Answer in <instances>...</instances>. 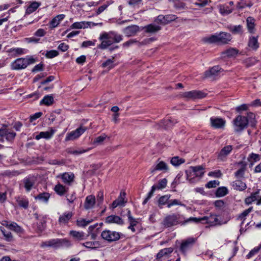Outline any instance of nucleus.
<instances>
[{"mask_svg": "<svg viewBox=\"0 0 261 261\" xmlns=\"http://www.w3.org/2000/svg\"><path fill=\"white\" fill-rule=\"evenodd\" d=\"M255 117V114L251 112L248 113L246 116L242 115L237 116L233 120L235 132H242L248 124L251 127H254L256 125Z\"/></svg>", "mask_w": 261, "mask_h": 261, "instance_id": "nucleus-1", "label": "nucleus"}, {"mask_svg": "<svg viewBox=\"0 0 261 261\" xmlns=\"http://www.w3.org/2000/svg\"><path fill=\"white\" fill-rule=\"evenodd\" d=\"M99 39L101 43L97 46L99 49H105L113 43H118L122 40V37L115 32L111 31L101 34Z\"/></svg>", "mask_w": 261, "mask_h": 261, "instance_id": "nucleus-2", "label": "nucleus"}, {"mask_svg": "<svg viewBox=\"0 0 261 261\" xmlns=\"http://www.w3.org/2000/svg\"><path fill=\"white\" fill-rule=\"evenodd\" d=\"M231 39V35L225 32H221L217 35H213L211 36L204 38V41L210 43H220L227 44Z\"/></svg>", "mask_w": 261, "mask_h": 261, "instance_id": "nucleus-3", "label": "nucleus"}, {"mask_svg": "<svg viewBox=\"0 0 261 261\" xmlns=\"http://www.w3.org/2000/svg\"><path fill=\"white\" fill-rule=\"evenodd\" d=\"M35 62V60L32 57L21 58L15 60L11 64V68L13 70H20L25 68L29 65Z\"/></svg>", "mask_w": 261, "mask_h": 261, "instance_id": "nucleus-4", "label": "nucleus"}, {"mask_svg": "<svg viewBox=\"0 0 261 261\" xmlns=\"http://www.w3.org/2000/svg\"><path fill=\"white\" fill-rule=\"evenodd\" d=\"M182 216L179 214H172L167 215L164 219L162 224L166 227H170L182 223Z\"/></svg>", "mask_w": 261, "mask_h": 261, "instance_id": "nucleus-5", "label": "nucleus"}, {"mask_svg": "<svg viewBox=\"0 0 261 261\" xmlns=\"http://www.w3.org/2000/svg\"><path fill=\"white\" fill-rule=\"evenodd\" d=\"M204 167L202 166H191L188 170L186 171L187 175V179L189 180L190 182H193V178L191 177L193 176L194 177H202L204 174Z\"/></svg>", "mask_w": 261, "mask_h": 261, "instance_id": "nucleus-6", "label": "nucleus"}, {"mask_svg": "<svg viewBox=\"0 0 261 261\" xmlns=\"http://www.w3.org/2000/svg\"><path fill=\"white\" fill-rule=\"evenodd\" d=\"M16 133L6 125H3L0 128V141L4 142V139L9 142H12L15 138Z\"/></svg>", "mask_w": 261, "mask_h": 261, "instance_id": "nucleus-7", "label": "nucleus"}, {"mask_svg": "<svg viewBox=\"0 0 261 261\" xmlns=\"http://www.w3.org/2000/svg\"><path fill=\"white\" fill-rule=\"evenodd\" d=\"M122 235L121 233L110 230H103L101 233L102 238L109 242L119 240Z\"/></svg>", "mask_w": 261, "mask_h": 261, "instance_id": "nucleus-8", "label": "nucleus"}, {"mask_svg": "<svg viewBox=\"0 0 261 261\" xmlns=\"http://www.w3.org/2000/svg\"><path fill=\"white\" fill-rule=\"evenodd\" d=\"M196 241V238H188L182 241L179 250L185 255H186L187 252L190 250L195 244Z\"/></svg>", "mask_w": 261, "mask_h": 261, "instance_id": "nucleus-9", "label": "nucleus"}, {"mask_svg": "<svg viewBox=\"0 0 261 261\" xmlns=\"http://www.w3.org/2000/svg\"><path fill=\"white\" fill-rule=\"evenodd\" d=\"M177 17L175 15L169 14L166 15H160L155 19V21L158 23L163 24H167L177 19Z\"/></svg>", "mask_w": 261, "mask_h": 261, "instance_id": "nucleus-10", "label": "nucleus"}, {"mask_svg": "<svg viewBox=\"0 0 261 261\" xmlns=\"http://www.w3.org/2000/svg\"><path fill=\"white\" fill-rule=\"evenodd\" d=\"M206 94L200 90H193L188 92H185L182 95L187 98L193 99H200L206 96Z\"/></svg>", "mask_w": 261, "mask_h": 261, "instance_id": "nucleus-11", "label": "nucleus"}, {"mask_svg": "<svg viewBox=\"0 0 261 261\" xmlns=\"http://www.w3.org/2000/svg\"><path fill=\"white\" fill-rule=\"evenodd\" d=\"M86 130V128L83 127H80L74 131L68 133L66 138V141L73 140L79 138L82 134H83Z\"/></svg>", "mask_w": 261, "mask_h": 261, "instance_id": "nucleus-12", "label": "nucleus"}, {"mask_svg": "<svg viewBox=\"0 0 261 261\" xmlns=\"http://www.w3.org/2000/svg\"><path fill=\"white\" fill-rule=\"evenodd\" d=\"M210 122L211 126L216 129L223 128L226 123L223 119L217 117H211Z\"/></svg>", "mask_w": 261, "mask_h": 261, "instance_id": "nucleus-13", "label": "nucleus"}, {"mask_svg": "<svg viewBox=\"0 0 261 261\" xmlns=\"http://www.w3.org/2000/svg\"><path fill=\"white\" fill-rule=\"evenodd\" d=\"M125 192L122 191H121L120 195L118 198L114 200L112 204V207L113 208H115L118 206H124L127 202V200L125 199Z\"/></svg>", "mask_w": 261, "mask_h": 261, "instance_id": "nucleus-14", "label": "nucleus"}, {"mask_svg": "<svg viewBox=\"0 0 261 261\" xmlns=\"http://www.w3.org/2000/svg\"><path fill=\"white\" fill-rule=\"evenodd\" d=\"M223 69L219 66H215L204 72V76L206 78H212L218 75Z\"/></svg>", "mask_w": 261, "mask_h": 261, "instance_id": "nucleus-15", "label": "nucleus"}, {"mask_svg": "<svg viewBox=\"0 0 261 261\" xmlns=\"http://www.w3.org/2000/svg\"><path fill=\"white\" fill-rule=\"evenodd\" d=\"M73 213L71 212H65L61 215L59 218L58 222L60 225L67 224L69 220L73 216Z\"/></svg>", "mask_w": 261, "mask_h": 261, "instance_id": "nucleus-16", "label": "nucleus"}, {"mask_svg": "<svg viewBox=\"0 0 261 261\" xmlns=\"http://www.w3.org/2000/svg\"><path fill=\"white\" fill-rule=\"evenodd\" d=\"M55 132L56 130L55 129L53 128H50L49 130L48 131L40 132L38 135L36 136L35 139L36 140H39L41 138L49 139L53 137Z\"/></svg>", "mask_w": 261, "mask_h": 261, "instance_id": "nucleus-17", "label": "nucleus"}, {"mask_svg": "<svg viewBox=\"0 0 261 261\" xmlns=\"http://www.w3.org/2000/svg\"><path fill=\"white\" fill-rule=\"evenodd\" d=\"M233 149L232 145H226L223 147L218 154V159L223 160L230 153Z\"/></svg>", "mask_w": 261, "mask_h": 261, "instance_id": "nucleus-18", "label": "nucleus"}, {"mask_svg": "<svg viewBox=\"0 0 261 261\" xmlns=\"http://www.w3.org/2000/svg\"><path fill=\"white\" fill-rule=\"evenodd\" d=\"M107 223H116L118 225H122L124 221L121 218L116 215H111L107 217L106 219Z\"/></svg>", "mask_w": 261, "mask_h": 261, "instance_id": "nucleus-19", "label": "nucleus"}, {"mask_svg": "<svg viewBox=\"0 0 261 261\" xmlns=\"http://www.w3.org/2000/svg\"><path fill=\"white\" fill-rule=\"evenodd\" d=\"M23 182L26 191L27 192H29L32 189L35 184V179L33 176H29L23 179Z\"/></svg>", "mask_w": 261, "mask_h": 261, "instance_id": "nucleus-20", "label": "nucleus"}, {"mask_svg": "<svg viewBox=\"0 0 261 261\" xmlns=\"http://www.w3.org/2000/svg\"><path fill=\"white\" fill-rule=\"evenodd\" d=\"M95 203V196L92 195L86 197L84 203V208L86 210L92 208Z\"/></svg>", "mask_w": 261, "mask_h": 261, "instance_id": "nucleus-21", "label": "nucleus"}, {"mask_svg": "<svg viewBox=\"0 0 261 261\" xmlns=\"http://www.w3.org/2000/svg\"><path fill=\"white\" fill-rule=\"evenodd\" d=\"M139 27L136 25H132L125 28L124 30V34L127 36H133L139 31Z\"/></svg>", "mask_w": 261, "mask_h": 261, "instance_id": "nucleus-22", "label": "nucleus"}, {"mask_svg": "<svg viewBox=\"0 0 261 261\" xmlns=\"http://www.w3.org/2000/svg\"><path fill=\"white\" fill-rule=\"evenodd\" d=\"M59 239H51L49 241L42 242L40 247L43 248L45 247H52L54 248H59Z\"/></svg>", "mask_w": 261, "mask_h": 261, "instance_id": "nucleus-23", "label": "nucleus"}, {"mask_svg": "<svg viewBox=\"0 0 261 261\" xmlns=\"http://www.w3.org/2000/svg\"><path fill=\"white\" fill-rule=\"evenodd\" d=\"M59 239H51L49 241L42 242L40 247L43 248L45 247H52L54 248H59Z\"/></svg>", "mask_w": 261, "mask_h": 261, "instance_id": "nucleus-24", "label": "nucleus"}, {"mask_svg": "<svg viewBox=\"0 0 261 261\" xmlns=\"http://www.w3.org/2000/svg\"><path fill=\"white\" fill-rule=\"evenodd\" d=\"M239 165H241V167L238 170H237L235 173L234 175L236 178H243L244 177L245 171L246 169V163L241 161L239 163Z\"/></svg>", "mask_w": 261, "mask_h": 261, "instance_id": "nucleus-25", "label": "nucleus"}, {"mask_svg": "<svg viewBox=\"0 0 261 261\" xmlns=\"http://www.w3.org/2000/svg\"><path fill=\"white\" fill-rule=\"evenodd\" d=\"M232 186L234 190L243 191L246 188V185L241 180H236L232 182Z\"/></svg>", "mask_w": 261, "mask_h": 261, "instance_id": "nucleus-26", "label": "nucleus"}, {"mask_svg": "<svg viewBox=\"0 0 261 261\" xmlns=\"http://www.w3.org/2000/svg\"><path fill=\"white\" fill-rule=\"evenodd\" d=\"M203 220H206V223L211 224V225H215L218 223V219L217 216L214 214H211L208 217H203L202 218Z\"/></svg>", "mask_w": 261, "mask_h": 261, "instance_id": "nucleus-27", "label": "nucleus"}, {"mask_svg": "<svg viewBox=\"0 0 261 261\" xmlns=\"http://www.w3.org/2000/svg\"><path fill=\"white\" fill-rule=\"evenodd\" d=\"M168 169L167 165L163 161H160L158 164H157L155 166H153L150 169L151 173H153L155 171L157 170H163Z\"/></svg>", "mask_w": 261, "mask_h": 261, "instance_id": "nucleus-28", "label": "nucleus"}, {"mask_svg": "<svg viewBox=\"0 0 261 261\" xmlns=\"http://www.w3.org/2000/svg\"><path fill=\"white\" fill-rule=\"evenodd\" d=\"M68 188H66L60 184L55 186L54 188L55 191L60 196L64 195L68 191Z\"/></svg>", "mask_w": 261, "mask_h": 261, "instance_id": "nucleus-29", "label": "nucleus"}, {"mask_svg": "<svg viewBox=\"0 0 261 261\" xmlns=\"http://www.w3.org/2000/svg\"><path fill=\"white\" fill-rule=\"evenodd\" d=\"M50 198V194L47 192H43L39 194L35 197L36 200H38L40 202L47 203Z\"/></svg>", "mask_w": 261, "mask_h": 261, "instance_id": "nucleus-30", "label": "nucleus"}, {"mask_svg": "<svg viewBox=\"0 0 261 261\" xmlns=\"http://www.w3.org/2000/svg\"><path fill=\"white\" fill-rule=\"evenodd\" d=\"M65 17L64 14H59L55 17L50 22V24L53 28H55L58 25L60 22L62 21Z\"/></svg>", "mask_w": 261, "mask_h": 261, "instance_id": "nucleus-31", "label": "nucleus"}, {"mask_svg": "<svg viewBox=\"0 0 261 261\" xmlns=\"http://www.w3.org/2000/svg\"><path fill=\"white\" fill-rule=\"evenodd\" d=\"M247 26L248 31L250 33L254 32V29L255 27V19L252 17H248L246 19Z\"/></svg>", "mask_w": 261, "mask_h": 261, "instance_id": "nucleus-32", "label": "nucleus"}, {"mask_svg": "<svg viewBox=\"0 0 261 261\" xmlns=\"http://www.w3.org/2000/svg\"><path fill=\"white\" fill-rule=\"evenodd\" d=\"M259 190L256 191L255 192H253L251 194V195L248 197H247L245 199V202L246 204L249 205L251 204L253 202L257 200L258 197Z\"/></svg>", "mask_w": 261, "mask_h": 261, "instance_id": "nucleus-33", "label": "nucleus"}, {"mask_svg": "<svg viewBox=\"0 0 261 261\" xmlns=\"http://www.w3.org/2000/svg\"><path fill=\"white\" fill-rule=\"evenodd\" d=\"M54 97L51 95H47L45 96L40 101V105L50 106L54 103Z\"/></svg>", "mask_w": 261, "mask_h": 261, "instance_id": "nucleus-34", "label": "nucleus"}, {"mask_svg": "<svg viewBox=\"0 0 261 261\" xmlns=\"http://www.w3.org/2000/svg\"><path fill=\"white\" fill-rule=\"evenodd\" d=\"M146 33H154L161 29V27L153 24H148L144 27Z\"/></svg>", "mask_w": 261, "mask_h": 261, "instance_id": "nucleus-35", "label": "nucleus"}, {"mask_svg": "<svg viewBox=\"0 0 261 261\" xmlns=\"http://www.w3.org/2000/svg\"><path fill=\"white\" fill-rule=\"evenodd\" d=\"M228 193V190L225 187L218 188L216 192L215 195L217 197H221L226 195Z\"/></svg>", "mask_w": 261, "mask_h": 261, "instance_id": "nucleus-36", "label": "nucleus"}, {"mask_svg": "<svg viewBox=\"0 0 261 261\" xmlns=\"http://www.w3.org/2000/svg\"><path fill=\"white\" fill-rule=\"evenodd\" d=\"M170 198V195H165L160 197L158 201V206L162 208L163 205L166 204L168 205Z\"/></svg>", "mask_w": 261, "mask_h": 261, "instance_id": "nucleus-37", "label": "nucleus"}, {"mask_svg": "<svg viewBox=\"0 0 261 261\" xmlns=\"http://www.w3.org/2000/svg\"><path fill=\"white\" fill-rule=\"evenodd\" d=\"M74 176L72 173H64L62 175V179L65 183L70 184L73 181Z\"/></svg>", "mask_w": 261, "mask_h": 261, "instance_id": "nucleus-38", "label": "nucleus"}, {"mask_svg": "<svg viewBox=\"0 0 261 261\" xmlns=\"http://www.w3.org/2000/svg\"><path fill=\"white\" fill-rule=\"evenodd\" d=\"M90 22H85V21H81V22H75L73 23L71 25V28L72 29H82V28H87L88 26L89 25V23H90Z\"/></svg>", "mask_w": 261, "mask_h": 261, "instance_id": "nucleus-39", "label": "nucleus"}, {"mask_svg": "<svg viewBox=\"0 0 261 261\" xmlns=\"http://www.w3.org/2000/svg\"><path fill=\"white\" fill-rule=\"evenodd\" d=\"M70 236L78 240L85 239V234L83 232L76 231L75 230H71L69 232Z\"/></svg>", "mask_w": 261, "mask_h": 261, "instance_id": "nucleus-40", "label": "nucleus"}, {"mask_svg": "<svg viewBox=\"0 0 261 261\" xmlns=\"http://www.w3.org/2000/svg\"><path fill=\"white\" fill-rule=\"evenodd\" d=\"M114 57H113L112 59H108L106 62H103L101 66L103 68H107L109 70L115 67L114 62Z\"/></svg>", "mask_w": 261, "mask_h": 261, "instance_id": "nucleus-41", "label": "nucleus"}, {"mask_svg": "<svg viewBox=\"0 0 261 261\" xmlns=\"http://www.w3.org/2000/svg\"><path fill=\"white\" fill-rule=\"evenodd\" d=\"M0 230L5 237V239L8 242H11L13 240V236L11 232L6 230L4 227H1Z\"/></svg>", "mask_w": 261, "mask_h": 261, "instance_id": "nucleus-42", "label": "nucleus"}, {"mask_svg": "<svg viewBox=\"0 0 261 261\" xmlns=\"http://www.w3.org/2000/svg\"><path fill=\"white\" fill-rule=\"evenodd\" d=\"M248 45L250 47H251L253 49H257L259 47V44L257 41V38H255L254 37L250 38L248 43Z\"/></svg>", "mask_w": 261, "mask_h": 261, "instance_id": "nucleus-43", "label": "nucleus"}, {"mask_svg": "<svg viewBox=\"0 0 261 261\" xmlns=\"http://www.w3.org/2000/svg\"><path fill=\"white\" fill-rule=\"evenodd\" d=\"M9 229L17 233L23 232V229L15 222H12L9 225Z\"/></svg>", "mask_w": 261, "mask_h": 261, "instance_id": "nucleus-44", "label": "nucleus"}, {"mask_svg": "<svg viewBox=\"0 0 261 261\" xmlns=\"http://www.w3.org/2000/svg\"><path fill=\"white\" fill-rule=\"evenodd\" d=\"M228 28L233 34H241L243 33V27L241 25H230Z\"/></svg>", "mask_w": 261, "mask_h": 261, "instance_id": "nucleus-45", "label": "nucleus"}, {"mask_svg": "<svg viewBox=\"0 0 261 261\" xmlns=\"http://www.w3.org/2000/svg\"><path fill=\"white\" fill-rule=\"evenodd\" d=\"M173 252V249L171 247L170 248H166L163 249H162L160 251V252L156 255L157 258H161L163 256L168 255Z\"/></svg>", "mask_w": 261, "mask_h": 261, "instance_id": "nucleus-46", "label": "nucleus"}, {"mask_svg": "<svg viewBox=\"0 0 261 261\" xmlns=\"http://www.w3.org/2000/svg\"><path fill=\"white\" fill-rule=\"evenodd\" d=\"M40 5V4L34 2L32 3L27 8V12L29 14L32 13L34 12Z\"/></svg>", "mask_w": 261, "mask_h": 261, "instance_id": "nucleus-47", "label": "nucleus"}, {"mask_svg": "<svg viewBox=\"0 0 261 261\" xmlns=\"http://www.w3.org/2000/svg\"><path fill=\"white\" fill-rule=\"evenodd\" d=\"M238 50L233 48H230L224 51L223 54L225 55L227 57L230 58L236 56L238 54Z\"/></svg>", "mask_w": 261, "mask_h": 261, "instance_id": "nucleus-48", "label": "nucleus"}, {"mask_svg": "<svg viewBox=\"0 0 261 261\" xmlns=\"http://www.w3.org/2000/svg\"><path fill=\"white\" fill-rule=\"evenodd\" d=\"M17 202L19 206L27 209L29 206V201L27 198L19 197L17 199Z\"/></svg>", "mask_w": 261, "mask_h": 261, "instance_id": "nucleus-49", "label": "nucleus"}, {"mask_svg": "<svg viewBox=\"0 0 261 261\" xmlns=\"http://www.w3.org/2000/svg\"><path fill=\"white\" fill-rule=\"evenodd\" d=\"M71 243L69 240L67 239H59V248H68L71 246Z\"/></svg>", "mask_w": 261, "mask_h": 261, "instance_id": "nucleus-50", "label": "nucleus"}, {"mask_svg": "<svg viewBox=\"0 0 261 261\" xmlns=\"http://www.w3.org/2000/svg\"><path fill=\"white\" fill-rule=\"evenodd\" d=\"M185 162V160L184 159L179 158L177 156L173 157L171 160V163L174 166H178Z\"/></svg>", "mask_w": 261, "mask_h": 261, "instance_id": "nucleus-51", "label": "nucleus"}, {"mask_svg": "<svg viewBox=\"0 0 261 261\" xmlns=\"http://www.w3.org/2000/svg\"><path fill=\"white\" fill-rule=\"evenodd\" d=\"M202 220H203V219H202V218H197L196 217H190L186 220H185L184 221H182L181 225H185L187 223L191 222L194 223H198Z\"/></svg>", "mask_w": 261, "mask_h": 261, "instance_id": "nucleus-52", "label": "nucleus"}, {"mask_svg": "<svg viewBox=\"0 0 261 261\" xmlns=\"http://www.w3.org/2000/svg\"><path fill=\"white\" fill-rule=\"evenodd\" d=\"M89 149H79L74 150L72 148H68L67 149V152L69 154H74V155H79L83 153L87 152Z\"/></svg>", "mask_w": 261, "mask_h": 261, "instance_id": "nucleus-53", "label": "nucleus"}, {"mask_svg": "<svg viewBox=\"0 0 261 261\" xmlns=\"http://www.w3.org/2000/svg\"><path fill=\"white\" fill-rule=\"evenodd\" d=\"M178 205L180 206H185L186 205L182 203L180 201H179L177 199H172L169 200V202L168 203L167 207L168 208L171 207L173 205Z\"/></svg>", "mask_w": 261, "mask_h": 261, "instance_id": "nucleus-54", "label": "nucleus"}, {"mask_svg": "<svg viewBox=\"0 0 261 261\" xmlns=\"http://www.w3.org/2000/svg\"><path fill=\"white\" fill-rule=\"evenodd\" d=\"M92 221V220H87L83 219L81 220H77L76 221V224L80 227H85Z\"/></svg>", "mask_w": 261, "mask_h": 261, "instance_id": "nucleus-55", "label": "nucleus"}, {"mask_svg": "<svg viewBox=\"0 0 261 261\" xmlns=\"http://www.w3.org/2000/svg\"><path fill=\"white\" fill-rule=\"evenodd\" d=\"M260 249H261V246L254 247L247 255V256H246L247 258H250L252 257L255 254H257Z\"/></svg>", "mask_w": 261, "mask_h": 261, "instance_id": "nucleus-56", "label": "nucleus"}, {"mask_svg": "<svg viewBox=\"0 0 261 261\" xmlns=\"http://www.w3.org/2000/svg\"><path fill=\"white\" fill-rule=\"evenodd\" d=\"M59 55V53L56 50H50L47 51L45 54V57L47 58H53L57 57Z\"/></svg>", "mask_w": 261, "mask_h": 261, "instance_id": "nucleus-57", "label": "nucleus"}, {"mask_svg": "<svg viewBox=\"0 0 261 261\" xmlns=\"http://www.w3.org/2000/svg\"><path fill=\"white\" fill-rule=\"evenodd\" d=\"M167 184V180L166 178H163L159 181L158 185L156 186V189H164Z\"/></svg>", "mask_w": 261, "mask_h": 261, "instance_id": "nucleus-58", "label": "nucleus"}, {"mask_svg": "<svg viewBox=\"0 0 261 261\" xmlns=\"http://www.w3.org/2000/svg\"><path fill=\"white\" fill-rule=\"evenodd\" d=\"M220 182L218 180H214L208 181L205 187L207 188H213L216 187L218 186Z\"/></svg>", "mask_w": 261, "mask_h": 261, "instance_id": "nucleus-59", "label": "nucleus"}, {"mask_svg": "<svg viewBox=\"0 0 261 261\" xmlns=\"http://www.w3.org/2000/svg\"><path fill=\"white\" fill-rule=\"evenodd\" d=\"M97 244L96 242H86L83 243L82 245L87 248L95 249L96 248L95 245H97Z\"/></svg>", "mask_w": 261, "mask_h": 261, "instance_id": "nucleus-60", "label": "nucleus"}, {"mask_svg": "<svg viewBox=\"0 0 261 261\" xmlns=\"http://www.w3.org/2000/svg\"><path fill=\"white\" fill-rule=\"evenodd\" d=\"M232 10L229 9L228 7H221L220 12L223 15H227L232 12Z\"/></svg>", "mask_w": 261, "mask_h": 261, "instance_id": "nucleus-61", "label": "nucleus"}, {"mask_svg": "<svg viewBox=\"0 0 261 261\" xmlns=\"http://www.w3.org/2000/svg\"><path fill=\"white\" fill-rule=\"evenodd\" d=\"M24 49L22 48H12L10 49L11 52H15L16 54L20 55L24 54Z\"/></svg>", "mask_w": 261, "mask_h": 261, "instance_id": "nucleus-62", "label": "nucleus"}, {"mask_svg": "<svg viewBox=\"0 0 261 261\" xmlns=\"http://www.w3.org/2000/svg\"><path fill=\"white\" fill-rule=\"evenodd\" d=\"M96 40L94 41H85L82 43V47H87L90 46H94L95 45V42Z\"/></svg>", "mask_w": 261, "mask_h": 261, "instance_id": "nucleus-63", "label": "nucleus"}, {"mask_svg": "<svg viewBox=\"0 0 261 261\" xmlns=\"http://www.w3.org/2000/svg\"><path fill=\"white\" fill-rule=\"evenodd\" d=\"M107 136L105 135L100 136L95 138L94 141V143H100L103 142L106 138Z\"/></svg>", "mask_w": 261, "mask_h": 261, "instance_id": "nucleus-64", "label": "nucleus"}]
</instances>
